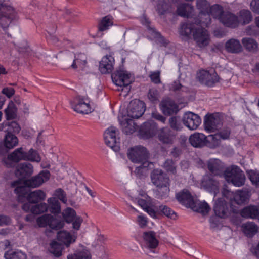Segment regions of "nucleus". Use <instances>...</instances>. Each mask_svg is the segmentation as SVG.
Returning a JSON list of instances; mask_svg holds the SVG:
<instances>
[{
    "label": "nucleus",
    "mask_w": 259,
    "mask_h": 259,
    "mask_svg": "<svg viewBox=\"0 0 259 259\" xmlns=\"http://www.w3.org/2000/svg\"><path fill=\"white\" fill-rule=\"evenodd\" d=\"M180 34L182 36L190 37L192 34L196 45L201 48L207 46L210 42L208 32L197 23H186L181 25Z\"/></svg>",
    "instance_id": "f257e3e1"
},
{
    "label": "nucleus",
    "mask_w": 259,
    "mask_h": 259,
    "mask_svg": "<svg viewBox=\"0 0 259 259\" xmlns=\"http://www.w3.org/2000/svg\"><path fill=\"white\" fill-rule=\"evenodd\" d=\"M50 177V173L48 170H42L38 175L32 177L29 180L15 181L12 183L11 186L16 187L14 191L15 193L19 195V197L24 196L26 194V187H38L42 183L47 181Z\"/></svg>",
    "instance_id": "f03ea898"
},
{
    "label": "nucleus",
    "mask_w": 259,
    "mask_h": 259,
    "mask_svg": "<svg viewBox=\"0 0 259 259\" xmlns=\"http://www.w3.org/2000/svg\"><path fill=\"white\" fill-rule=\"evenodd\" d=\"M18 17L17 11L11 6L0 0V26L4 29L7 28L12 21Z\"/></svg>",
    "instance_id": "7ed1b4c3"
},
{
    "label": "nucleus",
    "mask_w": 259,
    "mask_h": 259,
    "mask_svg": "<svg viewBox=\"0 0 259 259\" xmlns=\"http://www.w3.org/2000/svg\"><path fill=\"white\" fill-rule=\"evenodd\" d=\"M222 195L230 199L231 203L243 205L247 203L251 196V191L248 188H244L241 190L232 192L224 188Z\"/></svg>",
    "instance_id": "20e7f679"
},
{
    "label": "nucleus",
    "mask_w": 259,
    "mask_h": 259,
    "mask_svg": "<svg viewBox=\"0 0 259 259\" xmlns=\"http://www.w3.org/2000/svg\"><path fill=\"white\" fill-rule=\"evenodd\" d=\"M225 180L236 187H241L245 184V176L242 170L237 166L227 167L224 172Z\"/></svg>",
    "instance_id": "39448f33"
},
{
    "label": "nucleus",
    "mask_w": 259,
    "mask_h": 259,
    "mask_svg": "<svg viewBox=\"0 0 259 259\" xmlns=\"http://www.w3.org/2000/svg\"><path fill=\"white\" fill-rule=\"evenodd\" d=\"M87 57L83 53L70 54L66 58V63L73 69L84 70L87 64Z\"/></svg>",
    "instance_id": "423d86ee"
},
{
    "label": "nucleus",
    "mask_w": 259,
    "mask_h": 259,
    "mask_svg": "<svg viewBox=\"0 0 259 259\" xmlns=\"http://www.w3.org/2000/svg\"><path fill=\"white\" fill-rule=\"evenodd\" d=\"M36 223L40 227L49 226L50 228L55 230L60 229L64 226L63 221L57 219L50 214H45L38 217Z\"/></svg>",
    "instance_id": "0eeeda50"
},
{
    "label": "nucleus",
    "mask_w": 259,
    "mask_h": 259,
    "mask_svg": "<svg viewBox=\"0 0 259 259\" xmlns=\"http://www.w3.org/2000/svg\"><path fill=\"white\" fill-rule=\"evenodd\" d=\"M127 156L133 162L140 163L148 161L149 153L145 147L140 146L129 149Z\"/></svg>",
    "instance_id": "6e6552de"
},
{
    "label": "nucleus",
    "mask_w": 259,
    "mask_h": 259,
    "mask_svg": "<svg viewBox=\"0 0 259 259\" xmlns=\"http://www.w3.org/2000/svg\"><path fill=\"white\" fill-rule=\"evenodd\" d=\"M70 104L72 108L79 113L89 114L92 111L90 100L88 97L77 96L74 101L70 102Z\"/></svg>",
    "instance_id": "1a4fd4ad"
},
{
    "label": "nucleus",
    "mask_w": 259,
    "mask_h": 259,
    "mask_svg": "<svg viewBox=\"0 0 259 259\" xmlns=\"http://www.w3.org/2000/svg\"><path fill=\"white\" fill-rule=\"evenodd\" d=\"M118 130L114 126H110L104 132V137L105 143L115 151L119 149V138H117Z\"/></svg>",
    "instance_id": "9d476101"
},
{
    "label": "nucleus",
    "mask_w": 259,
    "mask_h": 259,
    "mask_svg": "<svg viewBox=\"0 0 259 259\" xmlns=\"http://www.w3.org/2000/svg\"><path fill=\"white\" fill-rule=\"evenodd\" d=\"M197 77L202 83L208 87H212L220 80V78L214 70H201L197 73Z\"/></svg>",
    "instance_id": "9b49d317"
},
{
    "label": "nucleus",
    "mask_w": 259,
    "mask_h": 259,
    "mask_svg": "<svg viewBox=\"0 0 259 259\" xmlns=\"http://www.w3.org/2000/svg\"><path fill=\"white\" fill-rule=\"evenodd\" d=\"M197 8L199 10L200 14L199 17L200 20L198 23L203 24L207 26L210 23V17L209 14V9L210 4L207 0H197L196 2Z\"/></svg>",
    "instance_id": "f8f14e48"
},
{
    "label": "nucleus",
    "mask_w": 259,
    "mask_h": 259,
    "mask_svg": "<svg viewBox=\"0 0 259 259\" xmlns=\"http://www.w3.org/2000/svg\"><path fill=\"white\" fill-rule=\"evenodd\" d=\"M111 77L113 82L120 87H128L133 80L131 74L123 70H117Z\"/></svg>",
    "instance_id": "ddd939ff"
},
{
    "label": "nucleus",
    "mask_w": 259,
    "mask_h": 259,
    "mask_svg": "<svg viewBox=\"0 0 259 259\" xmlns=\"http://www.w3.org/2000/svg\"><path fill=\"white\" fill-rule=\"evenodd\" d=\"M145 111L144 102L137 100H133L128 107L127 117L131 119L138 118L143 114Z\"/></svg>",
    "instance_id": "4468645a"
},
{
    "label": "nucleus",
    "mask_w": 259,
    "mask_h": 259,
    "mask_svg": "<svg viewBox=\"0 0 259 259\" xmlns=\"http://www.w3.org/2000/svg\"><path fill=\"white\" fill-rule=\"evenodd\" d=\"M219 183L211 175H204L201 182V187L204 190L212 193L215 196L219 191Z\"/></svg>",
    "instance_id": "2eb2a0df"
},
{
    "label": "nucleus",
    "mask_w": 259,
    "mask_h": 259,
    "mask_svg": "<svg viewBox=\"0 0 259 259\" xmlns=\"http://www.w3.org/2000/svg\"><path fill=\"white\" fill-rule=\"evenodd\" d=\"M183 122L189 130H195L200 125L201 119L198 115L188 112L184 114Z\"/></svg>",
    "instance_id": "dca6fc26"
},
{
    "label": "nucleus",
    "mask_w": 259,
    "mask_h": 259,
    "mask_svg": "<svg viewBox=\"0 0 259 259\" xmlns=\"http://www.w3.org/2000/svg\"><path fill=\"white\" fill-rule=\"evenodd\" d=\"M222 120L218 114H212L206 117L204 120V128L208 132H214L220 128Z\"/></svg>",
    "instance_id": "f3484780"
},
{
    "label": "nucleus",
    "mask_w": 259,
    "mask_h": 259,
    "mask_svg": "<svg viewBox=\"0 0 259 259\" xmlns=\"http://www.w3.org/2000/svg\"><path fill=\"white\" fill-rule=\"evenodd\" d=\"M26 152L21 147L15 150L3 161L7 167H12L14 165L13 162H18L22 160H26Z\"/></svg>",
    "instance_id": "a211bd4d"
},
{
    "label": "nucleus",
    "mask_w": 259,
    "mask_h": 259,
    "mask_svg": "<svg viewBox=\"0 0 259 259\" xmlns=\"http://www.w3.org/2000/svg\"><path fill=\"white\" fill-rule=\"evenodd\" d=\"M151 181L155 187L170 183L169 178L161 169H155L150 174Z\"/></svg>",
    "instance_id": "6ab92c4d"
},
{
    "label": "nucleus",
    "mask_w": 259,
    "mask_h": 259,
    "mask_svg": "<svg viewBox=\"0 0 259 259\" xmlns=\"http://www.w3.org/2000/svg\"><path fill=\"white\" fill-rule=\"evenodd\" d=\"M143 236L145 241L146 246L148 249L147 254L148 255H151V253H155V249L158 244V241L156 238L155 233L152 231L145 232Z\"/></svg>",
    "instance_id": "aec40b11"
},
{
    "label": "nucleus",
    "mask_w": 259,
    "mask_h": 259,
    "mask_svg": "<svg viewBox=\"0 0 259 259\" xmlns=\"http://www.w3.org/2000/svg\"><path fill=\"white\" fill-rule=\"evenodd\" d=\"M138 205L141 207L144 210L147 212L151 217H156V213L155 210V203L150 197L147 196L145 199H139L138 200Z\"/></svg>",
    "instance_id": "412c9836"
},
{
    "label": "nucleus",
    "mask_w": 259,
    "mask_h": 259,
    "mask_svg": "<svg viewBox=\"0 0 259 259\" xmlns=\"http://www.w3.org/2000/svg\"><path fill=\"white\" fill-rule=\"evenodd\" d=\"M48 208V205L46 203H40L36 205L25 203L22 206V209L24 211L26 212H31L34 214H39L46 212Z\"/></svg>",
    "instance_id": "4be33fe9"
},
{
    "label": "nucleus",
    "mask_w": 259,
    "mask_h": 259,
    "mask_svg": "<svg viewBox=\"0 0 259 259\" xmlns=\"http://www.w3.org/2000/svg\"><path fill=\"white\" fill-rule=\"evenodd\" d=\"M219 21L225 26L235 28L238 26L239 20L238 17L233 13L225 12L219 18Z\"/></svg>",
    "instance_id": "5701e85b"
},
{
    "label": "nucleus",
    "mask_w": 259,
    "mask_h": 259,
    "mask_svg": "<svg viewBox=\"0 0 259 259\" xmlns=\"http://www.w3.org/2000/svg\"><path fill=\"white\" fill-rule=\"evenodd\" d=\"M114 63V57L111 55H106L100 62L99 70L103 74L110 73L113 69Z\"/></svg>",
    "instance_id": "b1692460"
},
{
    "label": "nucleus",
    "mask_w": 259,
    "mask_h": 259,
    "mask_svg": "<svg viewBox=\"0 0 259 259\" xmlns=\"http://www.w3.org/2000/svg\"><path fill=\"white\" fill-rule=\"evenodd\" d=\"M160 105L161 111L165 115L176 114L179 110L178 106L169 99L163 100Z\"/></svg>",
    "instance_id": "393cba45"
},
{
    "label": "nucleus",
    "mask_w": 259,
    "mask_h": 259,
    "mask_svg": "<svg viewBox=\"0 0 259 259\" xmlns=\"http://www.w3.org/2000/svg\"><path fill=\"white\" fill-rule=\"evenodd\" d=\"M158 137L163 144H172L176 137L175 133L167 127L162 128L159 131Z\"/></svg>",
    "instance_id": "a878e982"
},
{
    "label": "nucleus",
    "mask_w": 259,
    "mask_h": 259,
    "mask_svg": "<svg viewBox=\"0 0 259 259\" xmlns=\"http://www.w3.org/2000/svg\"><path fill=\"white\" fill-rule=\"evenodd\" d=\"M119 121L123 132L125 134H131L136 130V125L132 119L125 115L119 117Z\"/></svg>",
    "instance_id": "bb28decb"
},
{
    "label": "nucleus",
    "mask_w": 259,
    "mask_h": 259,
    "mask_svg": "<svg viewBox=\"0 0 259 259\" xmlns=\"http://www.w3.org/2000/svg\"><path fill=\"white\" fill-rule=\"evenodd\" d=\"M33 172V167L29 163H23L19 165L15 175L20 177L19 180H24L26 177L31 175Z\"/></svg>",
    "instance_id": "cd10ccee"
},
{
    "label": "nucleus",
    "mask_w": 259,
    "mask_h": 259,
    "mask_svg": "<svg viewBox=\"0 0 259 259\" xmlns=\"http://www.w3.org/2000/svg\"><path fill=\"white\" fill-rule=\"evenodd\" d=\"M177 200L182 204L187 207H191L194 205V200L190 192L184 189L176 194Z\"/></svg>",
    "instance_id": "c85d7f7f"
},
{
    "label": "nucleus",
    "mask_w": 259,
    "mask_h": 259,
    "mask_svg": "<svg viewBox=\"0 0 259 259\" xmlns=\"http://www.w3.org/2000/svg\"><path fill=\"white\" fill-rule=\"evenodd\" d=\"M46 198V194L45 192L41 190H36L29 193L26 195L27 203L30 204H36L40 201L44 200Z\"/></svg>",
    "instance_id": "c756f323"
},
{
    "label": "nucleus",
    "mask_w": 259,
    "mask_h": 259,
    "mask_svg": "<svg viewBox=\"0 0 259 259\" xmlns=\"http://www.w3.org/2000/svg\"><path fill=\"white\" fill-rule=\"evenodd\" d=\"M208 170L214 175H219L223 169V164L218 159H211L207 162Z\"/></svg>",
    "instance_id": "7c9ffc66"
},
{
    "label": "nucleus",
    "mask_w": 259,
    "mask_h": 259,
    "mask_svg": "<svg viewBox=\"0 0 259 259\" xmlns=\"http://www.w3.org/2000/svg\"><path fill=\"white\" fill-rule=\"evenodd\" d=\"M243 218L257 219L259 218V209L254 205H249L244 207L240 212Z\"/></svg>",
    "instance_id": "2f4dec72"
},
{
    "label": "nucleus",
    "mask_w": 259,
    "mask_h": 259,
    "mask_svg": "<svg viewBox=\"0 0 259 259\" xmlns=\"http://www.w3.org/2000/svg\"><path fill=\"white\" fill-rule=\"evenodd\" d=\"M206 137L202 133H196L190 136L189 141L195 147H201L205 144Z\"/></svg>",
    "instance_id": "473e14b6"
},
{
    "label": "nucleus",
    "mask_w": 259,
    "mask_h": 259,
    "mask_svg": "<svg viewBox=\"0 0 259 259\" xmlns=\"http://www.w3.org/2000/svg\"><path fill=\"white\" fill-rule=\"evenodd\" d=\"M213 210L216 215L220 218L225 217L227 212L226 203L223 199H219L215 203Z\"/></svg>",
    "instance_id": "72a5a7b5"
},
{
    "label": "nucleus",
    "mask_w": 259,
    "mask_h": 259,
    "mask_svg": "<svg viewBox=\"0 0 259 259\" xmlns=\"http://www.w3.org/2000/svg\"><path fill=\"white\" fill-rule=\"evenodd\" d=\"M226 50L232 53H238L242 51V47L240 41L236 39H230L225 44Z\"/></svg>",
    "instance_id": "f704fd0d"
},
{
    "label": "nucleus",
    "mask_w": 259,
    "mask_h": 259,
    "mask_svg": "<svg viewBox=\"0 0 259 259\" xmlns=\"http://www.w3.org/2000/svg\"><path fill=\"white\" fill-rule=\"evenodd\" d=\"M20 130V125L15 121L3 122L0 124V131H4L7 133H18Z\"/></svg>",
    "instance_id": "c9c22d12"
},
{
    "label": "nucleus",
    "mask_w": 259,
    "mask_h": 259,
    "mask_svg": "<svg viewBox=\"0 0 259 259\" xmlns=\"http://www.w3.org/2000/svg\"><path fill=\"white\" fill-rule=\"evenodd\" d=\"M170 183L156 186V197L157 198L165 199L168 197L170 192Z\"/></svg>",
    "instance_id": "e433bc0d"
},
{
    "label": "nucleus",
    "mask_w": 259,
    "mask_h": 259,
    "mask_svg": "<svg viewBox=\"0 0 259 259\" xmlns=\"http://www.w3.org/2000/svg\"><path fill=\"white\" fill-rule=\"evenodd\" d=\"M139 163L140 165L136 168L135 173L140 177L146 176L148 168H152L154 166L153 163L149 161H144Z\"/></svg>",
    "instance_id": "4c0bfd02"
},
{
    "label": "nucleus",
    "mask_w": 259,
    "mask_h": 259,
    "mask_svg": "<svg viewBox=\"0 0 259 259\" xmlns=\"http://www.w3.org/2000/svg\"><path fill=\"white\" fill-rule=\"evenodd\" d=\"M193 11L194 8L191 5L188 4L183 3L180 4L178 6L177 12L179 15L182 17H189Z\"/></svg>",
    "instance_id": "58836bf2"
},
{
    "label": "nucleus",
    "mask_w": 259,
    "mask_h": 259,
    "mask_svg": "<svg viewBox=\"0 0 259 259\" xmlns=\"http://www.w3.org/2000/svg\"><path fill=\"white\" fill-rule=\"evenodd\" d=\"M243 233L248 237H252L258 231L257 226L253 223L247 222L242 225Z\"/></svg>",
    "instance_id": "ea45409f"
},
{
    "label": "nucleus",
    "mask_w": 259,
    "mask_h": 259,
    "mask_svg": "<svg viewBox=\"0 0 259 259\" xmlns=\"http://www.w3.org/2000/svg\"><path fill=\"white\" fill-rule=\"evenodd\" d=\"M67 259H91V254L89 250L81 248L73 254H69Z\"/></svg>",
    "instance_id": "a19ab883"
},
{
    "label": "nucleus",
    "mask_w": 259,
    "mask_h": 259,
    "mask_svg": "<svg viewBox=\"0 0 259 259\" xmlns=\"http://www.w3.org/2000/svg\"><path fill=\"white\" fill-rule=\"evenodd\" d=\"M58 239L63 242L67 247H68L70 243L74 242L75 239L72 237L69 232L66 231H61L57 234Z\"/></svg>",
    "instance_id": "79ce46f5"
},
{
    "label": "nucleus",
    "mask_w": 259,
    "mask_h": 259,
    "mask_svg": "<svg viewBox=\"0 0 259 259\" xmlns=\"http://www.w3.org/2000/svg\"><path fill=\"white\" fill-rule=\"evenodd\" d=\"M4 146L8 149H12L18 144V139L14 135L7 133L4 140Z\"/></svg>",
    "instance_id": "37998d69"
},
{
    "label": "nucleus",
    "mask_w": 259,
    "mask_h": 259,
    "mask_svg": "<svg viewBox=\"0 0 259 259\" xmlns=\"http://www.w3.org/2000/svg\"><path fill=\"white\" fill-rule=\"evenodd\" d=\"M48 209L50 212L54 214H59L61 211V208L58 200L55 197H51L47 200Z\"/></svg>",
    "instance_id": "c03bdc74"
},
{
    "label": "nucleus",
    "mask_w": 259,
    "mask_h": 259,
    "mask_svg": "<svg viewBox=\"0 0 259 259\" xmlns=\"http://www.w3.org/2000/svg\"><path fill=\"white\" fill-rule=\"evenodd\" d=\"M242 43L246 50L249 52H256L258 48V44L254 39L251 38H243Z\"/></svg>",
    "instance_id": "a18cd8bd"
},
{
    "label": "nucleus",
    "mask_w": 259,
    "mask_h": 259,
    "mask_svg": "<svg viewBox=\"0 0 259 259\" xmlns=\"http://www.w3.org/2000/svg\"><path fill=\"white\" fill-rule=\"evenodd\" d=\"M6 259H26V255L19 250H10L5 253Z\"/></svg>",
    "instance_id": "49530a36"
},
{
    "label": "nucleus",
    "mask_w": 259,
    "mask_h": 259,
    "mask_svg": "<svg viewBox=\"0 0 259 259\" xmlns=\"http://www.w3.org/2000/svg\"><path fill=\"white\" fill-rule=\"evenodd\" d=\"M239 21L245 25L250 23L252 20L251 12L248 10H242L239 13Z\"/></svg>",
    "instance_id": "de8ad7c7"
},
{
    "label": "nucleus",
    "mask_w": 259,
    "mask_h": 259,
    "mask_svg": "<svg viewBox=\"0 0 259 259\" xmlns=\"http://www.w3.org/2000/svg\"><path fill=\"white\" fill-rule=\"evenodd\" d=\"M230 135V130L228 128L222 130L219 133L214 135H209V138L213 141H219L220 139L226 140L229 138Z\"/></svg>",
    "instance_id": "09e8293b"
},
{
    "label": "nucleus",
    "mask_w": 259,
    "mask_h": 259,
    "mask_svg": "<svg viewBox=\"0 0 259 259\" xmlns=\"http://www.w3.org/2000/svg\"><path fill=\"white\" fill-rule=\"evenodd\" d=\"M62 249L63 246L61 243L55 241L50 243L49 251L55 256L59 257L61 255Z\"/></svg>",
    "instance_id": "8fccbe9b"
},
{
    "label": "nucleus",
    "mask_w": 259,
    "mask_h": 259,
    "mask_svg": "<svg viewBox=\"0 0 259 259\" xmlns=\"http://www.w3.org/2000/svg\"><path fill=\"white\" fill-rule=\"evenodd\" d=\"M225 12L223 11V8L219 5H213L209 9V16L211 15L214 18L219 20L220 17Z\"/></svg>",
    "instance_id": "3c124183"
},
{
    "label": "nucleus",
    "mask_w": 259,
    "mask_h": 259,
    "mask_svg": "<svg viewBox=\"0 0 259 259\" xmlns=\"http://www.w3.org/2000/svg\"><path fill=\"white\" fill-rule=\"evenodd\" d=\"M5 113L8 120L12 119L17 116V108L13 102L9 104L5 109Z\"/></svg>",
    "instance_id": "603ef678"
},
{
    "label": "nucleus",
    "mask_w": 259,
    "mask_h": 259,
    "mask_svg": "<svg viewBox=\"0 0 259 259\" xmlns=\"http://www.w3.org/2000/svg\"><path fill=\"white\" fill-rule=\"evenodd\" d=\"M163 167L168 172L173 175L177 173V166L172 159H167L163 163Z\"/></svg>",
    "instance_id": "864d4df0"
},
{
    "label": "nucleus",
    "mask_w": 259,
    "mask_h": 259,
    "mask_svg": "<svg viewBox=\"0 0 259 259\" xmlns=\"http://www.w3.org/2000/svg\"><path fill=\"white\" fill-rule=\"evenodd\" d=\"M62 215L64 220L67 223H71L76 217V212L74 209L71 208H67L62 212Z\"/></svg>",
    "instance_id": "5fc2aeb1"
},
{
    "label": "nucleus",
    "mask_w": 259,
    "mask_h": 259,
    "mask_svg": "<svg viewBox=\"0 0 259 259\" xmlns=\"http://www.w3.org/2000/svg\"><path fill=\"white\" fill-rule=\"evenodd\" d=\"M26 160L36 162L37 163L41 161V158L36 151L30 149L29 152H26Z\"/></svg>",
    "instance_id": "6e6d98bb"
},
{
    "label": "nucleus",
    "mask_w": 259,
    "mask_h": 259,
    "mask_svg": "<svg viewBox=\"0 0 259 259\" xmlns=\"http://www.w3.org/2000/svg\"><path fill=\"white\" fill-rule=\"evenodd\" d=\"M159 211L168 218L175 219L176 218L175 212L166 205H161L159 207Z\"/></svg>",
    "instance_id": "4d7b16f0"
},
{
    "label": "nucleus",
    "mask_w": 259,
    "mask_h": 259,
    "mask_svg": "<svg viewBox=\"0 0 259 259\" xmlns=\"http://www.w3.org/2000/svg\"><path fill=\"white\" fill-rule=\"evenodd\" d=\"M112 25V20L108 16L105 17L103 18L100 22L99 26V30L100 31H103L107 29L109 27Z\"/></svg>",
    "instance_id": "13d9d810"
},
{
    "label": "nucleus",
    "mask_w": 259,
    "mask_h": 259,
    "mask_svg": "<svg viewBox=\"0 0 259 259\" xmlns=\"http://www.w3.org/2000/svg\"><path fill=\"white\" fill-rule=\"evenodd\" d=\"M249 179L252 183L256 187L259 186V171L250 170L249 173Z\"/></svg>",
    "instance_id": "bf43d9fd"
},
{
    "label": "nucleus",
    "mask_w": 259,
    "mask_h": 259,
    "mask_svg": "<svg viewBox=\"0 0 259 259\" xmlns=\"http://www.w3.org/2000/svg\"><path fill=\"white\" fill-rule=\"evenodd\" d=\"M169 124L171 128L176 131H180L182 128L181 123L178 121L176 117H170L169 119Z\"/></svg>",
    "instance_id": "052dcab7"
},
{
    "label": "nucleus",
    "mask_w": 259,
    "mask_h": 259,
    "mask_svg": "<svg viewBox=\"0 0 259 259\" xmlns=\"http://www.w3.org/2000/svg\"><path fill=\"white\" fill-rule=\"evenodd\" d=\"M210 209V207L208 204L205 202H203L199 204L197 211L204 215L208 213Z\"/></svg>",
    "instance_id": "680f3d73"
},
{
    "label": "nucleus",
    "mask_w": 259,
    "mask_h": 259,
    "mask_svg": "<svg viewBox=\"0 0 259 259\" xmlns=\"http://www.w3.org/2000/svg\"><path fill=\"white\" fill-rule=\"evenodd\" d=\"M56 196L64 203H67V199L65 192L61 189H58L55 191Z\"/></svg>",
    "instance_id": "e2e57ef3"
},
{
    "label": "nucleus",
    "mask_w": 259,
    "mask_h": 259,
    "mask_svg": "<svg viewBox=\"0 0 259 259\" xmlns=\"http://www.w3.org/2000/svg\"><path fill=\"white\" fill-rule=\"evenodd\" d=\"M152 32L154 34V38L157 39V41L162 45L165 46L167 44L166 40L162 37L161 34L153 29H151Z\"/></svg>",
    "instance_id": "0e129e2a"
},
{
    "label": "nucleus",
    "mask_w": 259,
    "mask_h": 259,
    "mask_svg": "<svg viewBox=\"0 0 259 259\" xmlns=\"http://www.w3.org/2000/svg\"><path fill=\"white\" fill-rule=\"evenodd\" d=\"M148 96L149 99L151 102H155L158 100V93L156 90H150Z\"/></svg>",
    "instance_id": "69168bd1"
},
{
    "label": "nucleus",
    "mask_w": 259,
    "mask_h": 259,
    "mask_svg": "<svg viewBox=\"0 0 259 259\" xmlns=\"http://www.w3.org/2000/svg\"><path fill=\"white\" fill-rule=\"evenodd\" d=\"M82 221L83 220L80 217L76 216L74 219V220L72 222L73 228L76 230H79Z\"/></svg>",
    "instance_id": "338daca9"
},
{
    "label": "nucleus",
    "mask_w": 259,
    "mask_h": 259,
    "mask_svg": "<svg viewBox=\"0 0 259 259\" xmlns=\"http://www.w3.org/2000/svg\"><path fill=\"white\" fill-rule=\"evenodd\" d=\"M250 8L253 12L259 14V0H252L250 3Z\"/></svg>",
    "instance_id": "774afa93"
}]
</instances>
